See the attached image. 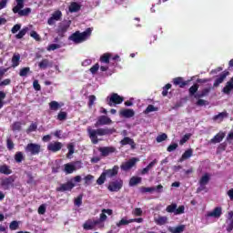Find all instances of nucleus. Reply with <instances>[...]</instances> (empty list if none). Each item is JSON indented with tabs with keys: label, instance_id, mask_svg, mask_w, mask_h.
Wrapping results in <instances>:
<instances>
[{
	"label": "nucleus",
	"instance_id": "f257e3e1",
	"mask_svg": "<svg viewBox=\"0 0 233 233\" xmlns=\"http://www.w3.org/2000/svg\"><path fill=\"white\" fill-rule=\"evenodd\" d=\"M88 137L91 139V143L93 145H97L99 143V138H97V136H112V134H116V128H97V129H92V127L87 128Z\"/></svg>",
	"mask_w": 233,
	"mask_h": 233
},
{
	"label": "nucleus",
	"instance_id": "f03ea898",
	"mask_svg": "<svg viewBox=\"0 0 233 233\" xmlns=\"http://www.w3.org/2000/svg\"><path fill=\"white\" fill-rule=\"evenodd\" d=\"M92 35V28H87L84 32L80 33L76 31L69 36V41H73L75 45H79L80 43H85L88 37Z\"/></svg>",
	"mask_w": 233,
	"mask_h": 233
},
{
	"label": "nucleus",
	"instance_id": "7ed1b4c3",
	"mask_svg": "<svg viewBox=\"0 0 233 233\" xmlns=\"http://www.w3.org/2000/svg\"><path fill=\"white\" fill-rule=\"evenodd\" d=\"M15 2L16 5L13 7L14 14H18L20 17H26V15L32 14V9L30 7L25 8V0H15Z\"/></svg>",
	"mask_w": 233,
	"mask_h": 233
},
{
	"label": "nucleus",
	"instance_id": "20e7f679",
	"mask_svg": "<svg viewBox=\"0 0 233 233\" xmlns=\"http://www.w3.org/2000/svg\"><path fill=\"white\" fill-rule=\"evenodd\" d=\"M125 101V97L119 96L117 93H112L106 97V103L108 106H116V105H121Z\"/></svg>",
	"mask_w": 233,
	"mask_h": 233
},
{
	"label": "nucleus",
	"instance_id": "39448f33",
	"mask_svg": "<svg viewBox=\"0 0 233 233\" xmlns=\"http://www.w3.org/2000/svg\"><path fill=\"white\" fill-rule=\"evenodd\" d=\"M166 211L168 212V214L179 216L185 214V206L182 205L177 208V204L172 203L166 208Z\"/></svg>",
	"mask_w": 233,
	"mask_h": 233
},
{
	"label": "nucleus",
	"instance_id": "423d86ee",
	"mask_svg": "<svg viewBox=\"0 0 233 233\" xmlns=\"http://www.w3.org/2000/svg\"><path fill=\"white\" fill-rule=\"evenodd\" d=\"M25 154L30 156H38L41 152V145L35 143H29L25 147Z\"/></svg>",
	"mask_w": 233,
	"mask_h": 233
},
{
	"label": "nucleus",
	"instance_id": "0eeeda50",
	"mask_svg": "<svg viewBox=\"0 0 233 233\" xmlns=\"http://www.w3.org/2000/svg\"><path fill=\"white\" fill-rule=\"evenodd\" d=\"M14 183H15V177L10 176L1 179L0 187L3 190H10V187H14Z\"/></svg>",
	"mask_w": 233,
	"mask_h": 233
},
{
	"label": "nucleus",
	"instance_id": "6e6552de",
	"mask_svg": "<svg viewBox=\"0 0 233 233\" xmlns=\"http://www.w3.org/2000/svg\"><path fill=\"white\" fill-rule=\"evenodd\" d=\"M123 188V180H116L109 183L107 190L109 192H119Z\"/></svg>",
	"mask_w": 233,
	"mask_h": 233
},
{
	"label": "nucleus",
	"instance_id": "1a4fd4ad",
	"mask_svg": "<svg viewBox=\"0 0 233 233\" xmlns=\"http://www.w3.org/2000/svg\"><path fill=\"white\" fill-rule=\"evenodd\" d=\"M75 187H76V184H74L72 180H69L66 183L60 184V186L56 187V192H71V190Z\"/></svg>",
	"mask_w": 233,
	"mask_h": 233
},
{
	"label": "nucleus",
	"instance_id": "9d476101",
	"mask_svg": "<svg viewBox=\"0 0 233 233\" xmlns=\"http://www.w3.org/2000/svg\"><path fill=\"white\" fill-rule=\"evenodd\" d=\"M137 161H139V158L132 157L128 161L122 164L120 168L127 172L130 170V168H133V167H136V163H137Z\"/></svg>",
	"mask_w": 233,
	"mask_h": 233
},
{
	"label": "nucleus",
	"instance_id": "9b49d317",
	"mask_svg": "<svg viewBox=\"0 0 233 233\" xmlns=\"http://www.w3.org/2000/svg\"><path fill=\"white\" fill-rule=\"evenodd\" d=\"M61 17H63V13L60 10L55 11L48 18L47 24L52 26V25H56V21H61Z\"/></svg>",
	"mask_w": 233,
	"mask_h": 233
},
{
	"label": "nucleus",
	"instance_id": "f8f14e48",
	"mask_svg": "<svg viewBox=\"0 0 233 233\" xmlns=\"http://www.w3.org/2000/svg\"><path fill=\"white\" fill-rule=\"evenodd\" d=\"M209 181H210V175H208V173L204 174L199 180L200 187L197 189V192L203 191V189L206 188L207 185H208Z\"/></svg>",
	"mask_w": 233,
	"mask_h": 233
},
{
	"label": "nucleus",
	"instance_id": "ddd939ff",
	"mask_svg": "<svg viewBox=\"0 0 233 233\" xmlns=\"http://www.w3.org/2000/svg\"><path fill=\"white\" fill-rule=\"evenodd\" d=\"M61 148H63V143L59 141L50 142L47 145V150L49 152H53L54 154H56V152H59Z\"/></svg>",
	"mask_w": 233,
	"mask_h": 233
},
{
	"label": "nucleus",
	"instance_id": "4468645a",
	"mask_svg": "<svg viewBox=\"0 0 233 233\" xmlns=\"http://www.w3.org/2000/svg\"><path fill=\"white\" fill-rule=\"evenodd\" d=\"M72 24L71 21L66 22V24H61L58 25V28L56 30V34L60 35V37H65V34L68 31V28H70V25Z\"/></svg>",
	"mask_w": 233,
	"mask_h": 233
},
{
	"label": "nucleus",
	"instance_id": "2eb2a0df",
	"mask_svg": "<svg viewBox=\"0 0 233 233\" xmlns=\"http://www.w3.org/2000/svg\"><path fill=\"white\" fill-rule=\"evenodd\" d=\"M105 125H112V119L106 116H98V119L95 124V127H103Z\"/></svg>",
	"mask_w": 233,
	"mask_h": 233
},
{
	"label": "nucleus",
	"instance_id": "dca6fc26",
	"mask_svg": "<svg viewBox=\"0 0 233 233\" xmlns=\"http://www.w3.org/2000/svg\"><path fill=\"white\" fill-rule=\"evenodd\" d=\"M98 152L101 153L102 157H106L110 156V154H114V152H116V147H99Z\"/></svg>",
	"mask_w": 233,
	"mask_h": 233
},
{
	"label": "nucleus",
	"instance_id": "f3484780",
	"mask_svg": "<svg viewBox=\"0 0 233 233\" xmlns=\"http://www.w3.org/2000/svg\"><path fill=\"white\" fill-rule=\"evenodd\" d=\"M188 83H190V80L185 81L181 76L173 79V85H175V86H179V88H185Z\"/></svg>",
	"mask_w": 233,
	"mask_h": 233
},
{
	"label": "nucleus",
	"instance_id": "a211bd4d",
	"mask_svg": "<svg viewBox=\"0 0 233 233\" xmlns=\"http://www.w3.org/2000/svg\"><path fill=\"white\" fill-rule=\"evenodd\" d=\"M121 147H126V145H129L131 147V150H136V142L134 139L125 137L121 141H120Z\"/></svg>",
	"mask_w": 233,
	"mask_h": 233
},
{
	"label": "nucleus",
	"instance_id": "6ab92c4d",
	"mask_svg": "<svg viewBox=\"0 0 233 233\" xmlns=\"http://www.w3.org/2000/svg\"><path fill=\"white\" fill-rule=\"evenodd\" d=\"M119 173V166H114L113 168L104 171L106 177H116Z\"/></svg>",
	"mask_w": 233,
	"mask_h": 233
},
{
	"label": "nucleus",
	"instance_id": "aec40b11",
	"mask_svg": "<svg viewBox=\"0 0 233 233\" xmlns=\"http://www.w3.org/2000/svg\"><path fill=\"white\" fill-rule=\"evenodd\" d=\"M96 225H99V220L92 221L89 219L83 224V228L84 230H94Z\"/></svg>",
	"mask_w": 233,
	"mask_h": 233
},
{
	"label": "nucleus",
	"instance_id": "412c9836",
	"mask_svg": "<svg viewBox=\"0 0 233 233\" xmlns=\"http://www.w3.org/2000/svg\"><path fill=\"white\" fill-rule=\"evenodd\" d=\"M221 214H223V208L221 207H217L207 214L208 218H221Z\"/></svg>",
	"mask_w": 233,
	"mask_h": 233
},
{
	"label": "nucleus",
	"instance_id": "4be33fe9",
	"mask_svg": "<svg viewBox=\"0 0 233 233\" xmlns=\"http://www.w3.org/2000/svg\"><path fill=\"white\" fill-rule=\"evenodd\" d=\"M227 76H228V71H224L222 74H220L219 76L215 80L213 86L218 88V86H219V85H221V83L227 79Z\"/></svg>",
	"mask_w": 233,
	"mask_h": 233
},
{
	"label": "nucleus",
	"instance_id": "5701e85b",
	"mask_svg": "<svg viewBox=\"0 0 233 233\" xmlns=\"http://www.w3.org/2000/svg\"><path fill=\"white\" fill-rule=\"evenodd\" d=\"M119 114L121 117H126V119H130V117H134V116H136L134 109H122Z\"/></svg>",
	"mask_w": 233,
	"mask_h": 233
},
{
	"label": "nucleus",
	"instance_id": "b1692460",
	"mask_svg": "<svg viewBox=\"0 0 233 233\" xmlns=\"http://www.w3.org/2000/svg\"><path fill=\"white\" fill-rule=\"evenodd\" d=\"M212 90L211 87H206L202 89L200 92H198L195 95V99H203V97H207L210 94V91Z\"/></svg>",
	"mask_w": 233,
	"mask_h": 233
},
{
	"label": "nucleus",
	"instance_id": "393cba45",
	"mask_svg": "<svg viewBox=\"0 0 233 233\" xmlns=\"http://www.w3.org/2000/svg\"><path fill=\"white\" fill-rule=\"evenodd\" d=\"M225 139V133L219 132L213 138L210 139V143L216 145V143H221Z\"/></svg>",
	"mask_w": 233,
	"mask_h": 233
},
{
	"label": "nucleus",
	"instance_id": "a878e982",
	"mask_svg": "<svg viewBox=\"0 0 233 233\" xmlns=\"http://www.w3.org/2000/svg\"><path fill=\"white\" fill-rule=\"evenodd\" d=\"M76 170H77V168L74 163H67L64 165V172H66V174H74Z\"/></svg>",
	"mask_w": 233,
	"mask_h": 233
},
{
	"label": "nucleus",
	"instance_id": "bb28decb",
	"mask_svg": "<svg viewBox=\"0 0 233 233\" xmlns=\"http://www.w3.org/2000/svg\"><path fill=\"white\" fill-rule=\"evenodd\" d=\"M192 154H194V150L192 148L187 149L181 157L178 159L179 163H183V161L189 159V157H192Z\"/></svg>",
	"mask_w": 233,
	"mask_h": 233
},
{
	"label": "nucleus",
	"instance_id": "cd10ccee",
	"mask_svg": "<svg viewBox=\"0 0 233 233\" xmlns=\"http://www.w3.org/2000/svg\"><path fill=\"white\" fill-rule=\"evenodd\" d=\"M52 62H50L49 59H42V61L38 64L39 68H42V70H45L46 68H52Z\"/></svg>",
	"mask_w": 233,
	"mask_h": 233
},
{
	"label": "nucleus",
	"instance_id": "c85d7f7f",
	"mask_svg": "<svg viewBox=\"0 0 233 233\" xmlns=\"http://www.w3.org/2000/svg\"><path fill=\"white\" fill-rule=\"evenodd\" d=\"M185 228H187V226H185V225H180V226H177L176 228L169 227L168 228V232H171V233H181V232H185Z\"/></svg>",
	"mask_w": 233,
	"mask_h": 233
},
{
	"label": "nucleus",
	"instance_id": "c756f323",
	"mask_svg": "<svg viewBox=\"0 0 233 233\" xmlns=\"http://www.w3.org/2000/svg\"><path fill=\"white\" fill-rule=\"evenodd\" d=\"M0 174H4L5 176H10L12 174V169L10 166L4 164L0 166Z\"/></svg>",
	"mask_w": 233,
	"mask_h": 233
},
{
	"label": "nucleus",
	"instance_id": "7c9ffc66",
	"mask_svg": "<svg viewBox=\"0 0 233 233\" xmlns=\"http://www.w3.org/2000/svg\"><path fill=\"white\" fill-rule=\"evenodd\" d=\"M11 61L13 68L19 66V63H21V55L14 54Z\"/></svg>",
	"mask_w": 233,
	"mask_h": 233
},
{
	"label": "nucleus",
	"instance_id": "2f4dec72",
	"mask_svg": "<svg viewBox=\"0 0 233 233\" xmlns=\"http://www.w3.org/2000/svg\"><path fill=\"white\" fill-rule=\"evenodd\" d=\"M68 10L71 14L79 12V10H81V5L79 4H77V2H73L70 4Z\"/></svg>",
	"mask_w": 233,
	"mask_h": 233
},
{
	"label": "nucleus",
	"instance_id": "473e14b6",
	"mask_svg": "<svg viewBox=\"0 0 233 233\" xmlns=\"http://www.w3.org/2000/svg\"><path fill=\"white\" fill-rule=\"evenodd\" d=\"M157 164V159H154L151 161L146 167H144L141 171L142 176H145V174H148V171Z\"/></svg>",
	"mask_w": 233,
	"mask_h": 233
},
{
	"label": "nucleus",
	"instance_id": "72a5a7b5",
	"mask_svg": "<svg viewBox=\"0 0 233 233\" xmlns=\"http://www.w3.org/2000/svg\"><path fill=\"white\" fill-rule=\"evenodd\" d=\"M110 57H112V54L105 53L100 56V63H104L105 65H108L110 63Z\"/></svg>",
	"mask_w": 233,
	"mask_h": 233
},
{
	"label": "nucleus",
	"instance_id": "f704fd0d",
	"mask_svg": "<svg viewBox=\"0 0 233 233\" xmlns=\"http://www.w3.org/2000/svg\"><path fill=\"white\" fill-rule=\"evenodd\" d=\"M198 90H199V85L194 84L191 87H189L188 92L190 97H196V94H198Z\"/></svg>",
	"mask_w": 233,
	"mask_h": 233
},
{
	"label": "nucleus",
	"instance_id": "c9c22d12",
	"mask_svg": "<svg viewBox=\"0 0 233 233\" xmlns=\"http://www.w3.org/2000/svg\"><path fill=\"white\" fill-rule=\"evenodd\" d=\"M232 90H233V83L228 81L227 85L224 86V88L222 89V92L224 94L228 95L230 94V92H232Z\"/></svg>",
	"mask_w": 233,
	"mask_h": 233
},
{
	"label": "nucleus",
	"instance_id": "e433bc0d",
	"mask_svg": "<svg viewBox=\"0 0 233 233\" xmlns=\"http://www.w3.org/2000/svg\"><path fill=\"white\" fill-rule=\"evenodd\" d=\"M49 108L50 110H53L54 112H57L59 108H61V106L59 105V102L57 101H51L49 103Z\"/></svg>",
	"mask_w": 233,
	"mask_h": 233
},
{
	"label": "nucleus",
	"instance_id": "4c0bfd02",
	"mask_svg": "<svg viewBox=\"0 0 233 233\" xmlns=\"http://www.w3.org/2000/svg\"><path fill=\"white\" fill-rule=\"evenodd\" d=\"M15 161L16 163H23L25 161V155H23V152L17 151L15 155Z\"/></svg>",
	"mask_w": 233,
	"mask_h": 233
},
{
	"label": "nucleus",
	"instance_id": "58836bf2",
	"mask_svg": "<svg viewBox=\"0 0 233 233\" xmlns=\"http://www.w3.org/2000/svg\"><path fill=\"white\" fill-rule=\"evenodd\" d=\"M139 183H141V177H132L129 180V187H136V185H139Z\"/></svg>",
	"mask_w": 233,
	"mask_h": 233
},
{
	"label": "nucleus",
	"instance_id": "ea45409f",
	"mask_svg": "<svg viewBox=\"0 0 233 233\" xmlns=\"http://www.w3.org/2000/svg\"><path fill=\"white\" fill-rule=\"evenodd\" d=\"M26 32H28V27H24L22 30L19 31L18 34L15 35V39H23L25 35H26Z\"/></svg>",
	"mask_w": 233,
	"mask_h": 233
},
{
	"label": "nucleus",
	"instance_id": "a19ab883",
	"mask_svg": "<svg viewBox=\"0 0 233 233\" xmlns=\"http://www.w3.org/2000/svg\"><path fill=\"white\" fill-rule=\"evenodd\" d=\"M167 219L168 218L167 217H158L157 219H155V223L159 226L167 225Z\"/></svg>",
	"mask_w": 233,
	"mask_h": 233
},
{
	"label": "nucleus",
	"instance_id": "79ce46f5",
	"mask_svg": "<svg viewBox=\"0 0 233 233\" xmlns=\"http://www.w3.org/2000/svg\"><path fill=\"white\" fill-rule=\"evenodd\" d=\"M68 117V114L65 111H60L57 115L56 119L58 121H66V118Z\"/></svg>",
	"mask_w": 233,
	"mask_h": 233
},
{
	"label": "nucleus",
	"instance_id": "37998d69",
	"mask_svg": "<svg viewBox=\"0 0 233 233\" xmlns=\"http://www.w3.org/2000/svg\"><path fill=\"white\" fill-rule=\"evenodd\" d=\"M225 117H227V112H221L218 115H215L213 116V121H218V119H219L220 121H223Z\"/></svg>",
	"mask_w": 233,
	"mask_h": 233
},
{
	"label": "nucleus",
	"instance_id": "c03bdc74",
	"mask_svg": "<svg viewBox=\"0 0 233 233\" xmlns=\"http://www.w3.org/2000/svg\"><path fill=\"white\" fill-rule=\"evenodd\" d=\"M140 192L141 194H147V192H149V193L156 192V187H140Z\"/></svg>",
	"mask_w": 233,
	"mask_h": 233
},
{
	"label": "nucleus",
	"instance_id": "a18cd8bd",
	"mask_svg": "<svg viewBox=\"0 0 233 233\" xmlns=\"http://www.w3.org/2000/svg\"><path fill=\"white\" fill-rule=\"evenodd\" d=\"M29 72H30V67H24V68L20 69L19 76L26 77L28 76Z\"/></svg>",
	"mask_w": 233,
	"mask_h": 233
},
{
	"label": "nucleus",
	"instance_id": "49530a36",
	"mask_svg": "<svg viewBox=\"0 0 233 233\" xmlns=\"http://www.w3.org/2000/svg\"><path fill=\"white\" fill-rule=\"evenodd\" d=\"M21 128H22V124H21V122H15V123L12 125V130H13V132H19V131H21Z\"/></svg>",
	"mask_w": 233,
	"mask_h": 233
},
{
	"label": "nucleus",
	"instance_id": "de8ad7c7",
	"mask_svg": "<svg viewBox=\"0 0 233 233\" xmlns=\"http://www.w3.org/2000/svg\"><path fill=\"white\" fill-rule=\"evenodd\" d=\"M105 181H106V176L105 175V172H103L97 178L96 185H104Z\"/></svg>",
	"mask_w": 233,
	"mask_h": 233
},
{
	"label": "nucleus",
	"instance_id": "09e8293b",
	"mask_svg": "<svg viewBox=\"0 0 233 233\" xmlns=\"http://www.w3.org/2000/svg\"><path fill=\"white\" fill-rule=\"evenodd\" d=\"M130 223H132L130 219L127 220V218H121V220L116 223V227H125V225H130Z\"/></svg>",
	"mask_w": 233,
	"mask_h": 233
},
{
	"label": "nucleus",
	"instance_id": "8fccbe9b",
	"mask_svg": "<svg viewBox=\"0 0 233 233\" xmlns=\"http://www.w3.org/2000/svg\"><path fill=\"white\" fill-rule=\"evenodd\" d=\"M96 96L95 95H90L89 96H88V103H87V105H88V107L89 108H92V106H94V103H96Z\"/></svg>",
	"mask_w": 233,
	"mask_h": 233
},
{
	"label": "nucleus",
	"instance_id": "3c124183",
	"mask_svg": "<svg viewBox=\"0 0 233 233\" xmlns=\"http://www.w3.org/2000/svg\"><path fill=\"white\" fill-rule=\"evenodd\" d=\"M67 150H68V153H67L66 157H70V156H73L74 152H75L74 144H72V143L68 144L67 145Z\"/></svg>",
	"mask_w": 233,
	"mask_h": 233
},
{
	"label": "nucleus",
	"instance_id": "603ef678",
	"mask_svg": "<svg viewBox=\"0 0 233 233\" xmlns=\"http://www.w3.org/2000/svg\"><path fill=\"white\" fill-rule=\"evenodd\" d=\"M167 137L168 136H167L165 133L158 135L157 137V143H163V141H167Z\"/></svg>",
	"mask_w": 233,
	"mask_h": 233
},
{
	"label": "nucleus",
	"instance_id": "864d4df0",
	"mask_svg": "<svg viewBox=\"0 0 233 233\" xmlns=\"http://www.w3.org/2000/svg\"><path fill=\"white\" fill-rule=\"evenodd\" d=\"M170 88H172V85H171V84H167V85L163 87L162 96H163L164 97H166V96H168V90H170Z\"/></svg>",
	"mask_w": 233,
	"mask_h": 233
},
{
	"label": "nucleus",
	"instance_id": "5fc2aeb1",
	"mask_svg": "<svg viewBox=\"0 0 233 233\" xmlns=\"http://www.w3.org/2000/svg\"><path fill=\"white\" fill-rule=\"evenodd\" d=\"M10 230H17L19 228V222L17 220H13L9 225Z\"/></svg>",
	"mask_w": 233,
	"mask_h": 233
},
{
	"label": "nucleus",
	"instance_id": "6e6d98bb",
	"mask_svg": "<svg viewBox=\"0 0 233 233\" xmlns=\"http://www.w3.org/2000/svg\"><path fill=\"white\" fill-rule=\"evenodd\" d=\"M36 130H37V124L32 123L26 129V133L30 134V132H35Z\"/></svg>",
	"mask_w": 233,
	"mask_h": 233
},
{
	"label": "nucleus",
	"instance_id": "4d7b16f0",
	"mask_svg": "<svg viewBox=\"0 0 233 233\" xmlns=\"http://www.w3.org/2000/svg\"><path fill=\"white\" fill-rule=\"evenodd\" d=\"M58 48H61V45H59V44H51L47 46V51L52 52L54 50H57Z\"/></svg>",
	"mask_w": 233,
	"mask_h": 233
},
{
	"label": "nucleus",
	"instance_id": "13d9d810",
	"mask_svg": "<svg viewBox=\"0 0 233 233\" xmlns=\"http://www.w3.org/2000/svg\"><path fill=\"white\" fill-rule=\"evenodd\" d=\"M6 97V93L5 91H0V110L3 106H5V102H3L4 99Z\"/></svg>",
	"mask_w": 233,
	"mask_h": 233
},
{
	"label": "nucleus",
	"instance_id": "bf43d9fd",
	"mask_svg": "<svg viewBox=\"0 0 233 233\" xmlns=\"http://www.w3.org/2000/svg\"><path fill=\"white\" fill-rule=\"evenodd\" d=\"M84 181L86 185H90L92 181H94V176L93 175H86L84 177Z\"/></svg>",
	"mask_w": 233,
	"mask_h": 233
},
{
	"label": "nucleus",
	"instance_id": "052dcab7",
	"mask_svg": "<svg viewBox=\"0 0 233 233\" xmlns=\"http://www.w3.org/2000/svg\"><path fill=\"white\" fill-rule=\"evenodd\" d=\"M191 136L192 135H190V134L184 135L183 137L179 141V145L183 146L185 143H187V141H188V139H190Z\"/></svg>",
	"mask_w": 233,
	"mask_h": 233
},
{
	"label": "nucleus",
	"instance_id": "680f3d73",
	"mask_svg": "<svg viewBox=\"0 0 233 233\" xmlns=\"http://www.w3.org/2000/svg\"><path fill=\"white\" fill-rule=\"evenodd\" d=\"M177 147L178 145L177 143H173V144H170L167 148V152H174V150H177Z\"/></svg>",
	"mask_w": 233,
	"mask_h": 233
},
{
	"label": "nucleus",
	"instance_id": "e2e57ef3",
	"mask_svg": "<svg viewBox=\"0 0 233 233\" xmlns=\"http://www.w3.org/2000/svg\"><path fill=\"white\" fill-rule=\"evenodd\" d=\"M227 142L219 144V146L218 147V152H225V150H227Z\"/></svg>",
	"mask_w": 233,
	"mask_h": 233
},
{
	"label": "nucleus",
	"instance_id": "0e129e2a",
	"mask_svg": "<svg viewBox=\"0 0 233 233\" xmlns=\"http://www.w3.org/2000/svg\"><path fill=\"white\" fill-rule=\"evenodd\" d=\"M147 114H150V112H157V107L154 106V105H149L146 108Z\"/></svg>",
	"mask_w": 233,
	"mask_h": 233
},
{
	"label": "nucleus",
	"instance_id": "69168bd1",
	"mask_svg": "<svg viewBox=\"0 0 233 233\" xmlns=\"http://www.w3.org/2000/svg\"><path fill=\"white\" fill-rule=\"evenodd\" d=\"M75 205L76 207H79L80 205H83V195H79L76 199H75Z\"/></svg>",
	"mask_w": 233,
	"mask_h": 233
},
{
	"label": "nucleus",
	"instance_id": "338daca9",
	"mask_svg": "<svg viewBox=\"0 0 233 233\" xmlns=\"http://www.w3.org/2000/svg\"><path fill=\"white\" fill-rule=\"evenodd\" d=\"M19 30H21V24H16L12 27L11 32L12 34H17Z\"/></svg>",
	"mask_w": 233,
	"mask_h": 233
},
{
	"label": "nucleus",
	"instance_id": "774afa93",
	"mask_svg": "<svg viewBox=\"0 0 233 233\" xmlns=\"http://www.w3.org/2000/svg\"><path fill=\"white\" fill-rule=\"evenodd\" d=\"M97 70H99V64L96 63L89 69V72L91 74H97Z\"/></svg>",
	"mask_w": 233,
	"mask_h": 233
}]
</instances>
